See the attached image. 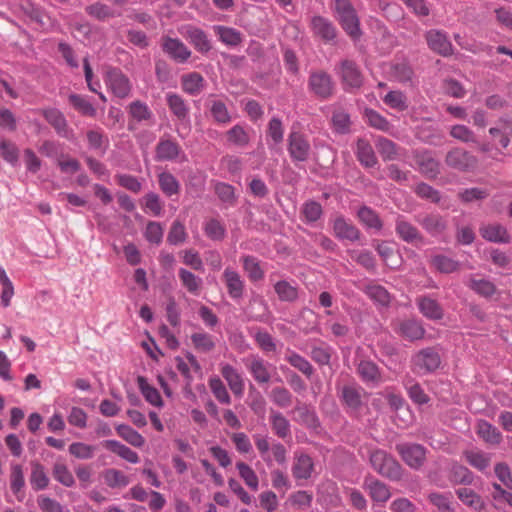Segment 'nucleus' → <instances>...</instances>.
Instances as JSON below:
<instances>
[{
    "label": "nucleus",
    "instance_id": "obj_1",
    "mask_svg": "<svg viewBox=\"0 0 512 512\" xmlns=\"http://www.w3.org/2000/svg\"><path fill=\"white\" fill-rule=\"evenodd\" d=\"M333 11L335 18L346 35L353 41H359L363 36L360 18L350 0H335Z\"/></svg>",
    "mask_w": 512,
    "mask_h": 512
},
{
    "label": "nucleus",
    "instance_id": "obj_2",
    "mask_svg": "<svg viewBox=\"0 0 512 512\" xmlns=\"http://www.w3.org/2000/svg\"><path fill=\"white\" fill-rule=\"evenodd\" d=\"M369 462L372 468L382 477L399 482L403 479L404 469L398 460L382 449H374L370 452Z\"/></svg>",
    "mask_w": 512,
    "mask_h": 512
},
{
    "label": "nucleus",
    "instance_id": "obj_3",
    "mask_svg": "<svg viewBox=\"0 0 512 512\" xmlns=\"http://www.w3.org/2000/svg\"><path fill=\"white\" fill-rule=\"evenodd\" d=\"M336 75L339 77L343 89L346 92L353 93L363 86L364 75L359 65L351 59L341 60L334 68Z\"/></svg>",
    "mask_w": 512,
    "mask_h": 512
},
{
    "label": "nucleus",
    "instance_id": "obj_4",
    "mask_svg": "<svg viewBox=\"0 0 512 512\" xmlns=\"http://www.w3.org/2000/svg\"><path fill=\"white\" fill-rule=\"evenodd\" d=\"M307 87L309 92L321 101L329 100L336 91V84L332 76L322 69L310 71Z\"/></svg>",
    "mask_w": 512,
    "mask_h": 512
},
{
    "label": "nucleus",
    "instance_id": "obj_5",
    "mask_svg": "<svg viewBox=\"0 0 512 512\" xmlns=\"http://www.w3.org/2000/svg\"><path fill=\"white\" fill-rule=\"evenodd\" d=\"M413 370L419 374L434 373L441 365V356L436 347H426L419 350L411 358Z\"/></svg>",
    "mask_w": 512,
    "mask_h": 512
},
{
    "label": "nucleus",
    "instance_id": "obj_6",
    "mask_svg": "<svg viewBox=\"0 0 512 512\" xmlns=\"http://www.w3.org/2000/svg\"><path fill=\"white\" fill-rule=\"evenodd\" d=\"M287 151L291 161L299 167V163H304L310 158L311 145L303 133L292 130L287 138Z\"/></svg>",
    "mask_w": 512,
    "mask_h": 512
},
{
    "label": "nucleus",
    "instance_id": "obj_7",
    "mask_svg": "<svg viewBox=\"0 0 512 512\" xmlns=\"http://www.w3.org/2000/svg\"><path fill=\"white\" fill-rule=\"evenodd\" d=\"M395 450L402 461L413 470H419L426 461L427 449L418 443H398Z\"/></svg>",
    "mask_w": 512,
    "mask_h": 512
},
{
    "label": "nucleus",
    "instance_id": "obj_8",
    "mask_svg": "<svg viewBox=\"0 0 512 512\" xmlns=\"http://www.w3.org/2000/svg\"><path fill=\"white\" fill-rule=\"evenodd\" d=\"M445 164L449 168L460 172H472L478 166V159L471 152L455 147L447 152Z\"/></svg>",
    "mask_w": 512,
    "mask_h": 512
},
{
    "label": "nucleus",
    "instance_id": "obj_9",
    "mask_svg": "<svg viewBox=\"0 0 512 512\" xmlns=\"http://www.w3.org/2000/svg\"><path fill=\"white\" fill-rule=\"evenodd\" d=\"M309 27L313 36L320 39L324 44L335 45L337 43L339 32L330 19L321 15H314L310 19Z\"/></svg>",
    "mask_w": 512,
    "mask_h": 512
},
{
    "label": "nucleus",
    "instance_id": "obj_10",
    "mask_svg": "<svg viewBox=\"0 0 512 512\" xmlns=\"http://www.w3.org/2000/svg\"><path fill=\"white\" fill-rule=\"evenodd\" d=\"M424 38L428 48L432 52L442 57H450L454 54V47L446 32L438 29H431L425 33Z\"/></svg>",
    "mask_w": 512,
    "mask_h": 512
},
{
    "label": "nucleus",
    "instance_id": "obj_11",
    "mask_svg": "<svg viewBox=\"0 0 512 512\" xmlns=\"http://www.w3.org/2000/svg\"><path fill=\"white\" fill-rule=\"evenodd\" d=\"M413 159L420 173L426 178L436 179L440 174V162L434 157L431 150H415Z\"/></svg>",
    "mask_w": 512,
    "mask_h": 512
},
{
    "label": "nucleus",
    "instance_id": "obj_12",
    "mask_svg": "<svg viewBox=\"0 0 512 512\" xmlns=\"http://www.w3.org/2000/svg\"><path fill=\"white\" fill-rule=\"evenodd\" d=\"M106 83L112 93L120 99L127 98L131 93V82L119 68H110L107 71Z\"/></svg>",
    "mask_w": 512,
    "mask_h": 512
},
{
    "label": "nucleus",
    "instance_id": "obj_13",
    "mask_svg": "<svg viewBox=\"0 0 512 512\" xmlns=\"http://www.w3.org/2000/svg\"><path fill=\"white\" fill-rule=\"evenodd\" d=\"M419 225L432 237H439L448 228L447 219L439 213H427L417 217Z\"/></svg>",
    "mask_w": 512,
    "mask_h": 512
},
{
    "label": "nucleus",
    "instance_id": "obj_14",
    "mask_svg": "<svg viewBox=\"0 0 512 512\" xmlns=\"http://www.w3.org/2000/svg\"><path fill=\"white\" fill-rule=\"evenodd\" d=\"M334 236L341 241L356 242L360 239V230L343 215L337 216L332 225Z\"/></svg>",
    "mask_w": 512,
    "mask_h": 512
},
{
    "label": "nucleus",
    "instance_id": "obj_15",
    "mask_svg": "<svg viewBox=\"0 0 512 512\" xmlns=\"http://www.w3.org/2000/svg\"><path fill=\"white\" fill-rule=\"evenodd\" d=\"M363 488L376 503L385 504L391 497L389 486L371 475L364 478Z\"/></svg>",
    "mask_w": 512,
    "mask_h": 512
},
{
    "label": "nucleus",
    "instance_id": "obj_16",
    "mask_svg": "<svg viewBox=\"0 0 512 512\" xmlns=\"http://www.w3.org/2000/svg\"><path fill=\"white\" fill-rule=\"evenodd\" d=\"M243 362L258 384H266L271 380V374L268 370L269 363L258 355H252L244 358Z\"/></svg>",
    "mask_w": 512,
    "mask_h": 512
},
{
    "label": "nucleus",
    "instance_id": "obj_17",
    "mask_svg": "<svg viewBox=\"0 0 512 512\" xmlns=\"http://www.w3.org/2000/svg\"><path fill=\"white\" fill-rule=\"evenodd\" d=\"M162 50L177 63H184L191 56V51L180 39L169 36L163 37Z\"/></svg>",
    "mask_w": 512,
    "mask_h": 512
},
{
    "label": "nucleus",
    "instance_id": "obj_18",
    "mask_svg": "<svg viewBox=\"0 0 512 512\" xmlns=\"http://www.w3.org/2000/svg\"><path fill=\"white\" fill-rule=\"evenodd\" d=\"M395 233L404 242L414 244L423 243L424 237L416 226L407 221L404 216L398 215L395 221Z\"/></svg>",
    "mask_w": 512,
    "mask_h": 512
},
{
    "label": "nucleus",
    "instance_id": "obj_19",
    "mask_svg": "<svg viewBox=\"0 0 512 512\" xmlns=\"http://www.w3.org/2000/svg\"><path fill=\"white\" fill-rule=\"evenodd\" d=\"M416 305L420 313L427 319L438 321L444 316V310L440 303L430 296H419L416 298Z\"/></svg>",
    "mask_w": 512,
    "mask_h": 512
},
{
    "label": "nucleus",
    "instance_id": "obj_20",
    "mask_svg": "<svg viewBox=\"0 0 512 512\" xmlns=\"http://www.w3.org/2000/svg\"><path fill=\"white\" fill-rule=\"evenodd\" d=\"M181 152L182 149L176 141L161 138L155 147V160L158 162L174 161Z\"/></svg>",
    "mask_w": 512,
    "mask_h": 512
},
{
    "label": "nucleus",
    "instance_id": "obj_21",
    "mask_svg": "<svg viewBox=\"0 0 512 512\" xmlns=\"http://www.w3.org/2000/svg\"><path fill=\"white\" fill-rule=\"evenodd\" d=\"M355 156L364 168H373L378 164L374 149L365 138H358L356 140Z\"/></svg>",
    "mask_w": 512,
    "mask_h": 512
},
{
    "label": "nucleus",
    "instance_id": "obj_22",
    "mask_svg": "<svg viewBox=\"0 0 512 512\" xmlns=\"http://www.w3.org/2000/svg\"><path fill=\"white\" fill-rule=\"evenodd\" d=\"M212 183L214 193L221 202L223 208L229 209L235 207L238 201L235 187L222 181H212Z\"/></svg>",
    "mask_w": 512,
    "mask_h": 512
},
{
    "label": "nucleus",
    "instance_id": "obj_23",
    "mask_svg": "<svg viewBox=\"0 0 512 512\" xmlns=\"http://www.w3.org/2000/svg\"><path fill=\"white\" fill-rule=\"evenodd\" d=\"M223 278L229 296L235 300L241 299L244 295L245 283L240 274L231 268H226L223 272Z\"/></svg>",
    "mask_w": 512,
    "mask_h": 512
},
{
    "label": "nucleus",
    "instance_id": "obj_24",
    "mask_svg": "<svg viewBox=\"0 0 512 512\" xmlns=\"http://www.w3.org/2000/svg\"><path fill=\"white\" fill-rule=\"evenodd\" d=\"M45 120L54 128L56 133L64 138H68V122L64 114L57 108H47L42 110Z\"/></svg>",
    "mask_w": 512,
    "mask_h": 512
},
{
    "label": "nucleus",
    "instance_id": "obj_25",
    "mask_svg": "<svg viewBox=\"0 0 512 512\" xmlns=\"http://www.w3.org/2000/svg\"><path fill=\"white\" fill-rule=\"evenodd\" d=\"M397 332L411 342L423 339L426 333L422 323L416 319H406L400 322Z\"/></svg>",
    "mask_w": 512,
    "mask_h": 512
},
{
    "label": "nucleus",
    "instance_id": "obj_26",
    "mask_svg": "<svg viewBox=\"0 0 512 512\" xmlns=\"http://www.w3.org/2000/svg\"><path fill=\"white\" fill-rule=\"evenodd\" d=\"M363 389L356 385H345L341 389L340 400L349 410L357 412L361 409Z\"/></svg>",
    "mask_w": 512,
    "mask_h": 512
},
{
    "label": "nucleus",
    "instance_id": "obj_27",
    "mask_svg": "<svg viewBox=\"0 0 512 512\" xmlns=\"http://www.w3.org/2000/svg\"><path fill=\"white\" fill-rule=\"evenodd\" d=\"M166 103L171 113L180 121H189L190 107L185 99L174 92L166 94Z\"/></svg>",
    "mask_w": 512,
    "mask_h": 512
},
{
    "label": "nucleus",
    "instance_id": "obj_28",
    "mask_svg": "<svg viewBox=\"0 0 512 512\" xmlns=\"http://www.w3.org/2000/svg\"><path fill=\"white\" fill-rule=\"evenodd\" d=\"M222 377L228 383L229 388L236 396H242L244 393V381L240 373L230 364L221 365Z\"/></svg>",
    "mask_w": 512,
    "mask_h": 512
},
{
    "label": "nucleus",
    "instance_id": "obj_29",
    "mask_svg": "<svg viewBox=\"0 0 512 512\" xmlns=\"http://www.w3.org/2000/svg\"><path fill=\"white\" fill-rule=\"evenodd\" d=\"M356 371L364 383L378 384L381 381L380 368L372 360H360Z\"/></svg>",
    "mask_w": 512,
    "mask_h": 512
},
{
    "label": "nucleus",
    "instance_id": "obj_30",
    "mask_svg": "<svg viewBox=\"0 0 512 512\" xmlns=\"http://www.w3.org/2000/svg\"><path fill=\"white\" fill-rule=\"evenodd\" d=\"M357 218L367 230L379 232L383 228L379 214L369 206H361L357 211Z\"/></svg>",
    "mask_w": 512,
    "mask_h": 512
},
{
    "label": "nucleus",
    "instance_id": "obj_31",
    "mask_svg": "<svg viewBox=\"0 0 512 512\" xmlns=\"http://www.w3.org/2000/svg\"><path fill=\"white\" fill-rule=\"evenodd\" d=\"M481 236L493 243L508 244L511 241V237L507 229L500 224H490L480 228Z\"/></svg>",
    "mask_w": 512,
    "mask_h": 512
},
{
    "label": "nucleus",
    "instance_id": "obj_32",
    "mask_svg": "<svg viewBox=\"0 0 512 512\" xmlns=\"http://www.w3.org/2000/svg\"><path fill=\"white\" fill-rule=\"evenodd\" d=\"M363 292L367 297L372 300L376 305L381 307H388L391 302V295L388 290L376 283H369L363 288Z\"/></svg>",
    "mask_w": 512,
    "mask_h": 512
},
{
    "label": "nucleus",
    "instance_id": "obj_33",
    "mask_svg": "<svg viewBox=\"0 0 512 512\" xmlns=\"http://www.w3.org/2000/svg\"><path fill=\"white\" fill-rule=\"evenodd\" d=\"M182 90L191 95H198L205 87V80L198 72H190L181 76Z\"/></svg>",
    "mask_w": 512,
    "mask_h": 512
},
{
    "label": "nucleus",
    "instance_id": "obj_34",
    "mask_svg": "<svg viewBox=\"0 0 512 512\" xmlns=\"http://www.w3.org/2000/svg\"><path fill=\"white\" fill-rule=\"evenodd\" d=\"M477 434L483 441L491 445H498L502 441V434L498 428L484 419L477 422Z\"/></svg>",
    "mask_w": 512,
    "mask_h": 512
},
{
    "label": "nucleus",
    "instance_id": "obj_35",
    "mask_svg": "<svg viewBox=\"0 0 512 512\" xmlns=\"http://www.w3.org/2000/svg\"><path fill=\"white\" fill-rule=\"evenodd\" d=\"M187 37L194 48L202 54L208 53L212 48L206 32L198 27L188 28Z\"/></svg>",
    "mask_w": 512,
    "mask_h": 512
},
{
    "label": "nucleus",
    "instance_id": "obj_36",
    "mask_svg": "<svg viewBox=\"0 0 512 512\" xmlns=\"http://www.w3.org/2000/svg\"><path fill=\"white\" fill-rule=\"evenodd\" d=\"M137 384L141 394L148 403L156 407L164 405L159 391L148 383L146 377L139 375L137 377Z\"/></svg>",
    "mask_w": 512,
    "mask_h": 512
},
{
    "label": "nucleus",
    "instance_id": "obj_37",
    "mask_svg": "<svg viewBox=\"0 0 512 512\" xmlns=\"http://www.w3.org/2000/svg\"><path fill=\"white\" fill-rule=\"evenodd\" d=\"M104 447L132 464H136L140 460L135 451L117 440H106Z\"/></svg>",
    "mask_w": 512,
    "mask_h": 512
},
{
    "label": "nucleus",
    "instance_id": "obj_38",
    "mask_svg": "<svg viewBox=\"0 0 512 512\" xmlns=\"http://www.w3.org/2000/svg\"><path fill=\"white\" fill-rule=\"evenodd\" d=\"M31 467L30 484L32 489L35 491L44 490L49 485V477L44 466L38 461H32Z\"/></svg>",
    "mask_w": 512,
    "mask_h": 512
},
{
    "label": "nucleus",
    "instance_id": "obj_39",
    "mask_svg": "<svg viewBox=\"0 0 512 512\" xmlns=\"http://www.w3.org/2000/svg\"><path fill=\"white\" fill-rule=\"evenodd\" d=\"M270 424L273 432L281 439L291 435L290 423L287 418L279 411H271Z\"/></svg>",
    "mask_w": 512,
    "mask_h": 512
},
{
    "label": "nucleus",
    "instance_id": "obj_40",
    "mask_svg": "<svg viewBox=\"0 0 512 512\" xmlns=\"http://www.w3.org/2000/svg\"><path fill=\"white\" fill-rule=\"evenodd\" d=\"M456 495L464 505L472 508L475 511H481L485 508V503L481 496L471 488H459L456 490Z\"/></svg>",
    "mask_w": 512,
    "mask_h": 512
},
{
    "label": "nucleus",
    "instance_id": "obj_41",
    "mask_svg": "<svg viewBox=\"0 0 512 512\" xmlns=\"http://www.w3.org/2000/svg\"><path fill=\"white\" fill-rule=\"evenodd\" d=\"M466 285L477 295L484 298H491L497 291L496 285L487 279L470 277Z\"/></svg>",
    "mask_w": 512,
    "mask_h": 512
},
{
    "label": "nucleus",
    "instance_id": "obj_42",
    "mask_svg": "<svg viewBox=\"0 0 512 512\" xmlns=\"http://www.w3.org/2000/svg\"><path fill=\"white\" fill-rule=\"evenodd\" d=\"M312 458L307 454H301L297 457L296 462L292 467V473L296 479H308L313 472Z\"/></svg>",
    "mask_w": 512,
    "mask_h": 512
},
{
    "label": "nucleus",
    "instance_id": "obj_43",
    "mask_svg": "<svg viewBox=\"0 0 512 512\" xmlns=\"http://www.w3.org/2000/svg\"><path fill=\"white\" fill-rule=\"evenodd\" d=\"M158 183L160 190L167 196L172 197L180 192V183L177 178L170 172H161L158 175Z\"/></svg>",
    "mask_w": 512,
    "mask_h": 512
},
{
    "label": "nucleus",
    "instance_id": "obj_44",
    "mask_svg": "<svg viewBox=\"0 0 512 512\" xmlns=\"http://www.w3.org/2000/svg\"><path fill=\"white\" fill-rule=\"evenodd\" d=\"M431 265L440 273L450 274L460 268V263L448 256L437 254L431 257Z\"/></svg>",
    "mask_w": 512,
    "mask_h": 512
},
{
    "label": "nucleus",
    "instance_id": "obj_45",
    "mask_svg": "<svg viewBox=\"0 0 512 512\" xmlns=\"http://www.w3.org/2000/svg\"><path fill=\"white\" fill-rule=\"evenodd\" d=\"M243 269L247 273L252 282L261 281L264 276V270L260 266V261L251 255H246L242 258Z\"/></svg>",
    "mask_w": 512,
    "mask_h": 512
},
{
    "label": "nucleus",
    "instance_id": "obj_46",
    "mask_svg": "<svg viewBox=\"0 0 512 512\" xmlns=\"http://www.w3.org/2000/svg\"><path fill=\"white\" fill-rule=\"evenodd\" d=\"M216 32L221 42L227 46L236 47L243 41L242 33L232 27L216 26Z\"/></svg>",
    "mask_w": 512,
    "mask_h": 512
},
{
    "label": "nucleus",
    "instance_id": "obj_47",
    "mask_svg": "<svg viewBox=\"0 0 512 512\" xmlns=\"http://www.w3.org/2000/svg\"><path fill=\"white\" fill-rule=\"evenodd\" d=\"M103 478L105 484L112 489L124 488L130 483L129 477L115 468L106 469L103 472Z\"/></svg>",
    "mask_w": 512,
    "mask_h": 512
},
{
    "label": "nucleus",
    "instance_id": "obj_48",
    "mask_svg": "<svg viewBox=\"0 0 512 512\" xmlns=\"http://www.w3.org/2000/svg\"><path fill=\"white\" fill-rule=\"evenodd\" d=\"M274 290L282 302H295L298 299V289L286 280L274 284Z\"/></svg>",
    "mask_w": 512,
    "mask_h": 512
},
{
    "label": "nucleus",
    "instance_id": "obj_49",
    "mask_svg": "<svg viewBox=\"0 0 512 512\" xmlns=\"http://www.w3.org/2000/svg\"><path fill=\"white\" fill-rule=\"evenodd\" d=\"M391 74L398 82L407 84L412 82L414 70L408 61L403 60L392 64Z\"/></svg>",
    "mask_w": 512,
    "mask_h": 512
},
{
    "label": "nucleus",
    "instance_id": "obj_50",
    "mask_svg": "<svg viewBox=\"0 0 512 512\" xmlns=\"http://www.w3.org/2000/svg\"><path fill=\"white\" fill-rule=\"evenodd\" d=\"M116 431L120 437L134 447L140 448L145 444L144 437L127 424H119Z\"/></svg>",
    "mask_w": 512,
    "mask_h": 512
},
{
    "label": "nucleus",
    "instance_id": "obj_51",
    "mask_svg": "<svg viewBox=\"0 0 512 512\" xmlns=\"http://www.w3.org/2000/svg\"><path fill=\"white\" fill-rule=\"evenodd\" d=\"M129 115L137 122L149 121L153 113L145 102L135 100L128 106Z\"/></svg>",
    "mask_w": 512,
    "mask_h": 512
},
{
    "label": "nucleus",
    "instance_id": "obj_52",
    "mask_svg": "<svg viewBox=\"0 0 512 512\" xmlns=\"http://www.w3.org/2000/svg\"><path fill=\"white\" fill-rule=\"evenodd\" d=\"M285 360L291 366L302 372L307 378H310L314 373V368L311 363L305 357L294 351L286 355Z\"/></svg>",
    "mask_w": 512,
    "mask_h": 512
},
{
    "label": "nucleus",
    "instance_id": "obj_53",
    "mask_svg": "<svg viewBox=\"0 0 512 512\" xmlns=\"http://www.w3.org/2000/svg\"><path fill=\"white\" fill-rule=\"evenodd\" d=\"M383 102L392 109L405 111L408 109V99L400 90L389 91L383 98Z\"/></svg>",
    "mask_w": 512,
    "mask_h": 512
},
{
    "label": "nucleus",
    "instance_id": "obj_54",
    "mask_svg": "<svg viewBox=\"0 0 512 512\" xmlns=\"http://www.w3.org/2000/svg\"><path fill=\"white\" fill-rule=\"evenodd\" d=\"M85 12L98 21H105L116 16L115 12L108 5L101 2H95L86 6Z\"/></svg>",
    "mask_w": 512,
    "mask_h": 512
},
{
    "label": "nucleus",
    "instance_id": "obj_55",
    "mask_svg": "<svg viewBox=\"0 0 512 512\" xmlns=\"http://www.w3.org/2000/svg\"><path fill=\"white\" fill-rule=\"evenodd\" d=\"M68 99L73 108L83 116L94 117L96 115L95 107L85 97L72 93L69 95Z\"/></svg>",
    "mask_w": 512,
    "mask_h": 512
},
{
    "label": "nucleus",
    "instance_id": "obj_56",
    "mask_svg": "<svg viewBox=\"0 0 512 512\" xmlns=\"http://www.w3.org/2000/svg\"><path fill=\"white\" fill-rule=\"evenodd\" d=\"M178 276L182 282V285L188 290V292L198 295L202 284L201 278L185 268L179 269Z\"/></svg>",
    "mask_w": 512,
    "mask_h": 512
},
{
    "label": "nucleus",
    "instance_id": "obj_57",
    "mask_svg": "<svg viewBox=\"0 0 512 512\" xmlns=\"http://www.w3.org/2000/svg\"><path fill=\"white\" fill-rule=\"evenodd\" d=\"M377 149L384 161H392L398 157L397 144L388 138L379 137Z\"/></svg>",
    "mask_w": 512,
    "mask_h": 512
},
{
    "label": "nucleus",
    "instance_id": "obj_58",
    "mask_svg": "<svg viewBox=\"0 0 512 512\" xmlns=\"http://www.w3.org/2000/svg\"><path fill=\"white\" fill-rule=\"evenodd\" d=\"M364 117L366 118L368 125L377 130L386 132L390 129L389 121L372 108L364 109Z\"/></svg>",
    "mask_w": 512,
    "mask_h": 512
},
{
    "label": "nucleus",
    "instance_id": "obj_59",
    "mask_svg": "<svg viewBox=\"0 0 512 512\" xmlns=\"http://www.w3.org/2000/svg\"><path fill=\"white\" fill-rule=\"evenodd\" d=\"M227 141L238 147H245L249 143V135L245 129L237 124L226 132Z\"/></svg>",
    "mask_w": 512,
    "mask_h": 512
},
{
    "label": "nucleus",
    "instance_id": "obj_60",
    "mask_svg": "<svg viewBox=\"0 0 512 512\" xmlns=\"http://www.w3.org/2000/svg\"><path fill=\"white\" fill-rule=\"evenodd\" d=\"M415 194L424 200H428L432 203L438 204L441 201V193L431 185L420 182L414 189Z\"/></svg>",
    "mask_w": 512,
    "mask_h": 512
},
{
    "label": "nucleus",
    "instance_id": "obj_61",
    "mask_svg": "<svg viewBox=\"0 0 512 512\" xmlns=\"http://www.w3.org/2000/svg\"><path fill=\"white\" fill-rule=\"evenodd\" d=\"M53 477L56 481L65 487H72L75 484V479L68 467L63 463L56 462L52 470Z\"/></svg>",
    "mask_w": 512,
    "mask_h": 512
},
{
    "label": "nucleus",
    "instance_id": "obj_62",
    "mask_svg": "<svg viewBox=\"0 0 512 512\" xmlns=\"http://www.w3.org/2000/svg\"><path fill=\"white\" fill-rule=\"evenodd\" d=\"M236 468L239 471L240 477L244 480L245 484L252 490L256 491L259 485V479L255 471L245 462H238Z\"/></svg>",
    "mask_w": 512,
    "mask_h": 512
},
{
    "label": "nucleus",
    "instance_id": "obj_63",
    "mask_svg": "<svg viewBox=\"0 0 512 512\" xmlns=\"http://www.w3.org/2000/svg\"><path fill=\"white\" fill-rule=\"evenodd\" d=\"M332 352V347L327 344H323L321 346H313L310 356L318 365L325 366L330 364Z\"/></svg>",
    "mask_w": 512,
    "mask_h": 512
},
{
    "label": "nucleus",
    "instance_id": "obj_64",
    "mask_svg": "<svg viewBox=\"0 0 512 512\" xmlns=\"http://www.w3.org/2000/svg\"><path fill=\"white\" fill-rule=\"evenodd\" d=\"M0 152L3 159L11 164L12 166H16L19 161V149L18 147L11 141L2 140L0 142Z\"/></svg>",
    "mask_w": 512,
    "mask_h": 512
}]
</instances>
